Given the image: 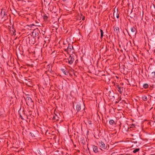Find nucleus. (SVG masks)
Listing matches in <instances>:
<instances>
[{"instance_id": "f257e3e1", "label": "nucleus", "mask_w": 155, "mask_h": 155, "mask_svg": "<svg viewBox=\"0 0 155 155\" xmlns=\"http://www.w3.org/2000/svg\"><path fill=\"white\" fill-rule=\"evenodd\" d=\"M68 62L70 64H71L74 61V58L71 56H70L68 59Z\"/></svg>"}, {"instance_id": "f03ea898", "label": "nucleus", "mask_w": 155, "mask_h": 155, "mask_svg": "<svg viewBox=\"0 0 155 155\" xmlns=\"http://www.w3.org/2000/svg\"><path fill=\"white\" fill-rule=\"evenodd\" d=\"M99 145L101 148L104 149L106 148L105 144L104 142L101 141L99 142Z\"/></svg>"}, {"instance_id": "7ed1b4c3", "label": "nucleus", "mask_w": 155, "mask_h": 155, "mask_svg": "<svg viewBox=\"0 0 155 155\" xmlns=\"http://www.w3.org/2000/svg\"><path fill=\"white\" fill-rule=\"evenodd\" d=\"M117 90H118L119 92L121 94L122 92V91L123 90V87H120L119 86L117 87Z\"/></svg>"}, {"instance_id": "20e7f679", "label": "nucleus", "mask_w": 155, "mask_h": 155, "mask_svg": "<svg viewBox=\"0 0 155 155\" xmlns=\"http://www.w3.org/2000/svg\"><path fill=\"white\" fill-rule=\"evenodd\" d=\"M81 109V105L80 104H78L76 106V110L78 111H79Z\"/></svg>"}, {"instance_id": "39448f33", "label": "nucleus", "mask_w": 155, "mask_h": 155, "mask_svg": "<svg viewBox=\"0 0 155 155\" xmlns=\"http://www.w3.org/2000/svg\"><path fill=\"white\" fill-rule=\"evenodd\" d=\"M93 150L96 153V150H97V147L96 146H93Z\"/></svg>"}, {"instance_id": "423d86ee", "label": "nucleus", "mask_w": 155, "mask_h": 155, "mask_svg": "<svg viewBox=\"0 0 155 155\" xmlns=\"http://www.w3.org/2000/svg\"><path fill=\"white\" fill-rule=\"evenodd\" d=\"M114 31L118 33L119 32V28L117 27H116L114 29Z\"/></svg>"}, {"instance_id": "0eeeda50", "label": "nucleus", "mask_w": 155, "mask_h": 155, "mask_svg": "<svg viewBox=\"0 0 155 155\" xmlns=\"http://www.w3.org/2000/svg\"><path fill=\"white\" fill-rule=\"evenodd\" d=\"M136 30V28L134 27H133L131 28V31L132 32H134Z\"/></svg>"}, {"instance_id": "6e6552de", "label": "nucleus", "mask_w": 155, "mask_h": 155, "mask_svg": "<svg viewBox=\"0 0 155 155\" xmlns=\"http://www.w3.org/2000/svg\"><path fill=\"white\" fill-rule=\"evenodd\" d=\"M142 99L144 101H146L147 100V98L146 96H143L142 97Z\"/></svg>"}, {"instance_id": "1a4fd4ad", "label": "nucleus", "mask_w": 155, "mask_h": 155, "mask_svg": "<svg viewBox=\"0 0 155 155\" xmlns=\"http://www.w3.org/2000/svg\"><path fill=\"white\" fill-rule=\"evenodd\" d=\"M139 150V148H137L134 150L133 151V152L134 153H136Z\"/></svg>"}, {"instance_id": "9d476101", "label": "nucleus", "mask_w": 155, "mask_h": 155, "mask_svg": "<svg viewBox=\"0 0 155 155\" xmlns=\"http://www.w3.org/2000/svg\"><path fill=\"white\" fill-rule=\"evenodd\" d=\"M114 123V121L113 120H111L109 121V123L110 124L113 125Z\"/></svg>"}, {"instance_id": "9b49d317", "label": "nucleus", "mask_w": 155, "mask_h": 155, "mask_svg": "<svg viewBox=\"0 0 155 155\" xmlns=\"http://www.w3.org/2000/svg\"><path fill=\"white\" fill-rule=\"evenodd\" d=\"M72 47V48L73 47L71 46H69L68 48H67V50L69 51H71V47Z\"/></svg>"}, {"instance_id": "f8f14e48", "label": "nucleus", "mask_w": 155, "mask_h": 155, "mask_svg": "<svg viewBox=\"0 0 155 155\" xmlns=\"http://www.w3.org/2000/svg\"><path fill=\"white\" fill-rule=\"evenodd\" d=\"M148 87V85L147 84H144L143 85V87L145 88H147Z\"/></svg>"}, {"instance_id": "ddd939ff", "label": "nucleus", "mask_w": 155, "mask_h": 155, "mask_svg": "<svg viewBox=\"0 0 155 155\" xmlns=\"http://www.w3.org/2000/svg\"><path fill=\"white\" fill-rule=\"evenodd\" d=\"M61 70L65 74H66V73L67 72L66 71L64 70L63 69H61Z\"/></svg>"}, {"instance_id": "4468645a", "label": "nucleus", "mask_w": 155, "mask_h": 155, "mask_svg": "<svg viewBox=\"0 0 155 155\" xmlns=\"http://www.w3.org/2000/svg\"><path fill=\"white\" fill-rule=\"evenodd\" d=\"M100 32L101 33V37L102 38L103 36V31L102 30L100 29Z\"/></svg>"}, {"instance_id": "2eb2a0df", "label": "nucleus", "mask_w": 155, "mask_h": 155, "mask_svg": "<svg viewBox=\"0 0 155 155\" xmlns=\"http://www.w3.org/2000/svg\"><path fill=\"white\" fill-rule=\"evenodd\" d=\"M152 75L153 77L154 78H155V72H152Z\"/></svg>"}, {"instance_id": "dca6fc26", "label": "nucleus", "mask_w": 155, "mask_h": 155, "mask_svg": "<svg viewBox=\"0 0 155 155\" xmlns=\"http://www.w3.org/2000/svg\"><path fill=\"white\" fill-rule=\"evenodd\" d=\"M117 18H119V14H118L117 15Z\"/></svg>"}, {"instance_id": "f3484780", "label": "nucleus", "mask_w": 155, "mask_h": 155, "mask_svg": "<svg viewBox=\"0 0 155 155\" xmlns=\"http://www.w3.org/2000/svg\"><path fill=\"white\" fill-rule=\"evenodd\" d=\"M84 17H83V18H82V20H84Z\"/></svg>"}, {"instance_id": "a211bd4d", "label": "nucleus", "mask_w": 155, "mask_h": 155, "mask_svg": "<svg viewBox=\"0 0 155 155\" xmlns=\"http://www.w3.org/2000/svg\"><path fill=\"white\" fill-rule=\"evenodd\" d=\"M89 124H91V121H90L89 122Z\"/></svg>"}, {"instance_id": "6ab92c4d", "label": "nucleus", "mask_w": 155, "mask_h": 155, "mask_svg": "<svg viewBox=\"0 0 155 155\" xmlns=\"http://www.w3.org/2000/svg\"><path fill=\"white\" fill-rule=\"evenodd\" d=\"M63 0V1H65L66 0Z\"/></svg>"}, {"instance_id": "aec40b11", "label": "nucleus", "mask_w": 155, "mask_h": 155, "mask_svg": "<svg viewBox=\"0 0 155 155\" xmlns=\"http://www.w3.org/2000/svg\"><path fill=\"white\" fill-rule=\"evenodd\" d=\"M154 99H155V97H154Z\"/></svg>"}]
</instances>
